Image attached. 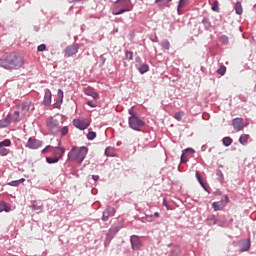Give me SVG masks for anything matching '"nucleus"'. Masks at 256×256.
<instances>
[{"label":"nucleus","mask_w":256,"mask_h":256,"mask_svg":"<svg viewBox=\"0 0 256 256\" xmlns=\"http://www.w3.org/2000/svg\"><path fill=\"white\" fill-rule=\"evenodd\" d=\"M146 219L149 222L153 221V215H146Z\"/></svg>","instance_id":"nucleus-51"},{"label":"nucleus","mask_w":256,"mask_h":256,"mask_svg":"<svg viewBox=\"0 0 256 256\" xmlns=\"http://www.w3.org/2000/svg\"><path fill=\"white\" fill-rule=\"evenodd\" d=\"M171 256H181V248L179 246L174 247Z\"/></svg>","instance_id":"nucleus-26"},{"label":"nucleus","mask_w":256,"mask_h":256,"mask_svg":"<svg viewBox=\"0 0 256 256\" xmlns=\"http://www.w3.org/2000/svg\"><path fill=\"white\" fill-rule=\"evenodd\" d=\"M115 31H116V33H119V29H116Z\"/></svg>","instance_id":"nucleus-54"},{"label":"nucleus","mask_w":256,"mask_h":256,"mask_svg":"<svg viewBox=\"0 0 256 256\" xmlns=\"http://www.w3.org/2000/svg\"><path fill=\"white\" fill-rule=\"evenodd\" d=\"M45 49H47V46L45 44H41L38 46V51H40V52L45 51Z\"/></svg>","instance_id":"nucleus-41"},{"label":"nucleus","mask_w":256,"mask_h":256,"mask_svg":"<svg viewBox=\"0 0 256 256\" xmlns=\"http://www.w3.org/2000/svg\"><path fill=\"white\" fill-rule=\"evenodd\" d=\"M3 211H5L6 213H9V211H11V205H9L5 202H1L0 203V213H3Z\"/></svg>","instance_id":"nucleus-19"},{"label":"nucleus","mask_w":256,"mask_h":256,"mask_svg":"<svg viewBox=\"0 0 256 256\" xmlns=\"http://www.w3.org/2000/svg\"><path fill=\"white\" fill-rule=\"evenodd\" d=\"M130 241H131V245H132V249H141V240L138 238V236H131L130 238Z\"/></svg>","instance_id":"nucleus-15"},{"label":"nucleus","mask_w":256,"mask_h":256,"mask_svg":"<svg viewBox=\"0 0 256 256\" xmlns=\"http://www.w3.org/2000/svg\"><path fill=\"white\" fill-rule=\"evenodd\" d=\"M172 0H155V3L158 4V7H166L168 3H171Z\"/></svg>","instance_id":"nucleus-23"},{"label":"nucleus","mask_w":256,"mask_h":256,"mask_svg":"<svg viewBox=\"0 0 256 256\" xmlns=\"http://www.w3.org/2000/svg\"><path fill=\"white\" fill-rule=\"evenodd\" d=\"M218 75H225L227 73V67L220 66V68L217 70Z\"/></svg>","instance_id":"nucleus-33"},{"label":"nucleus","mask_w":256,"mask_h":256,"mask_svg":"<svg viewBox=\"0 0 256 256\" xmlns=\"http://www.w3.org/2000/svg\"><path fill=\"white\" fill-rule=\"evenodd\" d=\"M220 41H221V43H229V38H227V36H222L221 38H220Z\"/></svg>","instance_id":"nucleus-40"},{"label":"nucleus","mask_w":256,"mask_h":256,"mask_svg":"<svg viewBox=\"0 0 256 256\" xmlns=\"http://www.w3.org/2000/svg\"><path fill=\"white\" fill-rule=\"evenodd\" d=\"M63 90L58 89L57 92V100L56 102L53 104L54 109H59L61 107V104L63 103Z\"/></svg>","instance_id":"nucleus-13"},{"label":"nucleus","mask_w":256,"mask_h":256,"mask_svg":"<svg viewBox=\"0 0 256 256\" xmlns=\"http://www.w3.org/2000/svg\"><path fill=\"white\" fill-rule=\"evenodd\" d=\"M93 181H99V175H92Z\"/></svg>","instance_id":"nucleus-52"},{"label":"nucleus","mask_w":256,"mask_h":256,"mask_svg":"<svg viewBox=\"0 0 256 256\" xmlns=\"http://www.w3.org/2000/svg\"><path fill=\"white\" fill-rule=\"evenodd\" d=\"M12 121L13 123H19L21 121L19 111H15L12 115Z\"/></svg>","instance_id":"nucleus-24"},{"label":"nucleus","mask_w":256,"mask_h":256,"mask_svg":"<svg viewBox=\"0 0 256 256\" xmlns=\"http://www.w3.org/2000/svg\"><path fill=\"white\" fill-rule=\"evenodd\" d=\"M95 137H97V133L93 132V131H90L88 134H87V139L89 141H93V139H95Z\"/></svg>","instance_id":"nucleus-35"},{"label":"nucleus","mask_w":256,"mask_h":256,"mask_svg":"<svg viewBox=\"0 0 256 256\" xmlns=\"http://www.w3.org/2000/svg\"><path fill=\"white\" fill-rule=\"evenodd\" d=\"M42 145H43V142L31 137L28 139L26 147L28 149H39V147H41Z\"/></svg>","instance_id":"nucleus-10"},{"label":"nucleus","mask_w":256,"mask_h":256,"mask_svg":"<svg viewBox=\"0 0 256 256\" xmlns=\"http://www.w3.org/2000/svg\"><path fill=\"white\" fill-rule=\"evenodd\" d=\"M196 177H197L200 185H202L204 187V189H205V184H203V180H201V176L199 175V173H196Z\"/></svg>","instance_id":"nucleus-43"},{"label":"nucleus","mask_w":256,"mask_h":256,"mask_svg":"<svg viewBox=\"0 0 256 256\" xmlns=\"http://www.w3.org/2000/svg\"><path fill=\"white\" fill-rule=\"evenodd\" d=\"M52 155L57 159H63V155H65V148L61 146V141L58 142V147L52 148Z\"/></svg>","instance_id":"nucleus-5"},{"label":"nucleus","mask_w":256,"mask_h":256,"mask_svg":"<svg viewBox=\"0 0 256 256\" xmlns=\"http://www.w3.org/2000/svg\"><path fill=\"white\" fill-rule=\"evenodd\" d=\"M23 182H25V178H21L20 180H13L9 182L8 185H10V187H19L20 183Z\"/></svg>","instance_id":"nucleus-20"},{"label":"nucleus","mask_w":256,"mask_h":256,"mask_svg":"<svg viewBox=\"0 0 256 256\" xmlns=\"http://www.w3.org/2000/svg\"><path fill=\"white\" fill-rule=\"evenodd\" d=\"M129 113L131 114V117H139L138 115H137V113H135L134 111H133V109H130L129 110Z\"/></svg>","instance_id":"nucleus-48"},{"label":"nucleus","mask_w":256,"mask_h":256,"mask_svg":"<svg viewBox=\"0 0 256 256\" xmlns=\"http://www.w3.org/2000/svg\"><path fill=\"white\" fill-rule=\"evenodd\" d=\"M115 215V208L108 206L102 215V221H109V217H113Z\"/></svg>","instance_id":"nucleus-11"},{"label":"nucleus","mask_w":256,"mask_h":256,"mask_svg":"<svg viewBox=\"0 0 256 256\" xmlns=\"http://www.w3.org/2000/svg\"><path fill=\"white\" fill-rule=\"evenodd\" d=\"M249 249H251V246H240V251L242 252L249 251Z\"/></svg>","instance_id":"nucleus-44"},{"label":"nucleus","mask_w":256,"mask_h":256,"mask_svg":"<svg viewBox=\"0 0 256 256\" xmlns=\"http://www.w3.org/2000/svg\"><path fill=\"white\" fill-rule=\"evenodd\" d=\"M248 141H249V135L247 134H243L239 138V143H241V145H247Z\"/></svg>","instance_id":"nucleus-22"},{"label":"nucleus","mask_w":256,"mask_h":256,"mask_svg":"<svg viewBox=\"0 0 256 256\" xmlns=\"http://www.w3.org/2000/svg\"><path fill=\"white\" fill-rule=\"evenodd\" d=\"M111 235L107 234L106 241L104 242L105 247L111 243Z\"/></svg>","instance_id":"nucleus-39"},{"label":"nucleus","mask_w":256,"mask_h":256,"mask_svg":"<svg viewBox=\"0 0 256 256\" xmlns=\"http://www.w3.org/2000/svg\"><path fill=\"white\" fill-rule=\"evenodd\" d=\"M73 125L76 127V129H80V131H85L91 125V122L89 120L85 119H74L73 120Z\"/></svg>","instance_id":"nucleus-4"},{"label":"nucleus","mask_w":256,"mask_h":256,"mask_svg":"<svg viewBox=\"0 0 256 256\" xmlns=\"http://www.w3.org/2000/svg\"><path fill=\"white\" fill-rule=\"evenodd\" d=\"M129 127L134 131H141V127H145V121L140 120L139 116H130L128 118Z\"/></svg>","instance_id":"nucleus-3"},{"label":"nucleus","mask_w":256,"mask_h":256,"mask_svg":"<svg viewBox=\"0 0 256 256\" xmlns=\"http://www.w3.org/2000/svg\"><path fill=\"white\" fill-rule=\"evenodd\" d=\"M161 47L163 49H166V51H169V49H171V43H169L168 40H163L161 43Z\"/></svg>","instance_id":"nucleus-27"},{"label":"nucleus","mask_w":256,"mask_h":256,"mask_svg":"<svg viewBox=\"0 0 256 256\" xmlns=\"http://www.w3.org/2000/svg\"><path fill=\"white\" fill-rule=\"evenodd\" d=\"M46 125H47L48 129H51V131H53L55 129H59V120L51 117V118L47 119Z\"/></svg>","instance_id":"nucleus-12"},{"label":"nucleus","mask_w":256,"mask_h":256,"mask_svg":"<svg viewBox=\"0 0 256 256\" xmlns=\"http://www.w3.org/2000/svg\"><path fill=\"white\" fill-rule=\"evenodd\" d=\"M125 59H126V61H133V52H131V51H126V53H125Z\"/></svg>","instance_id":"nucleus-31"},{"label":"nucleus","mask_w":256,"mask_h":256,"mask_svg":"<svg viewBox=\"0 0 256 256\" xmlns=\"http://www.w3.org/2000/svg\"><path fill=\"white\" fill-rule=\"evenodd\" d=\"M51 97H52L51 90L46 89L44 94V100H43V103L46 107H49V105H51Z\"/></svg>","instance_id":"nucleus-16"},{"label":"nucleus","mask_w":256,"mask_h":256,"mask_svg":"<svg viewBox=\"0 0 256 256\" xmlns=\"http://www.w3.org/2000/svg\"><path fill=\"white\" fill-rule=\"evenodd\" d=\"M49 151H50L51 153H53V146H51V145L46 146V147L42 150V154L45 155L46 153H49Z\"/></svg>","instance_id":"nucleus-36"},{"label":"nucleus","mask_w":256,"mask_h":256,"mask_svg":"<svg viewBox=\"0 0 256 256\" xmlns=\"http://www.w3.org/2000/svg\"><path fill=\"white\" fill-rule=\"evenodd\" d=\"M105 153H106V155H107V149L105 150Z\"/></svg>","instance_id":"nucleus-56"},{"label":"nucleus","mask_w":256,"mask_h":256,"mask_svg":"<svg viewBox=\"0 0 256 256\" xmlns=\"http://www.w3.org/2000/svg\"><path fill=\"white\" fill-rule=\"evenodd\" d=\"M33 209H34V211H43V204L39 205V203L35 202L33 204Z\"/></svg>","instance_id":"nucleus-32"},{"label":"nucleus","mask_w":256,"mask_h":256,"mask_svg":"<svg viewBox=\"0 0 256 256\" xmlns=\"http://www.w3.org/2000/svg\"><path fill=\"white\" fill-rule=\"evenodd\" d=\"M31 109V102L26 101L22 104V115H29V110Z\"/></svg>","instance_id":"nucleus-18"},{"label":"nucleus","mask_w":256,"mask_h":256,"mask_svg":"<svg viewBox=\"0 0 256 256\" xmlns=\"http://www.w3.org/2000/svg\"><path fill=\"white\" fill-rule=\"evenodd\" d=\"M23 65H25V60L15 52L5 54L0 58V67L4 69H21Z\"/></svg>","instance_id":"nucleus-1"},{"label":"nucleus","mask_w":256,"mask_h":256,"mask_svg":"<svg viewBox=\"0 0 256 256\" xmlns=\"http://www.w3.org/2000/svg\"><path fill=\"white\" fill-rule=\"evenodd\" d=\"M163 205H164V207H166L167 209H169V204H168L166 198L163 199Z\"/></svg>","instance_id":"nucleus-49"},{"label":"nucleus","mask_w":256,"mask_h":256,"mask_svg":"<svg viewBox=\"0 0 256 256\" xmlns=\"http://www.w3.org/2000/svg\"><path fill=\"white\" fill-rule=\"evenodd\" d=\"M60 133L62 137H65V135H67V133H69V127L64 126L60 129Z\"/></svg>","instance_id":"nucleus-34"},{"label":"nucleus","mask_w":256,"mask_h":256,"mask_svg":"<svg viewBox=\"0 0 256 256\" xmlns=\"http://www.w3.org/2000/svg\"><path fill=\"white\" fill-rule=\"evenodd\" d=\"M87 105H89V107H97V104L93 103V101H88Z\"/></svg>","instance_id":"nucleus-47"},{"label":"nucleus","mask_w":256,"mask_h":256,"mask_svg":"<svg viewBox=\"0 0 256 256\" xmlns=\"http://www.w3.org/2000/svg\"><path fill=\"white\" fill-rule=\"evenodd\" d=\"M94 93V91L91 88H87L85 90V94L88 95L89 97H91V95Z\"/></svg>","instance_id":"nucleus-42"},{"label":"nucleus","mask_w":256,"mask_h":256,"mask_svg":"<svg viewBox=\"0 0 256 256\" xmlns=\"http://www.w3.org/2000/svg\"><path fill=\"white\" fill-rule=\"evenodd\" d=\"M186 153H195V150L193 148H187L185 150Z\"/></svg>","instance_id":"nucleus-50"},{"label":"nucleus","mask_w":256,"mask_h":256,"mask_svg":"<svg viewBox=\"0 0 256 256\" xmlns=\"http://www.w3.org/2000/svg\"><path fill=\"white\" fill-rule=\"evenodd\" d=\"M5 147H11V140L10 139H5L0 142V155L1 157H5L9 155V150Z\"/></svg>","instance_id":"nucleus-6"},{"label":"nucleus","mask_w":256,"mask_h":256,"mask_svg":"<svg viewBox=\"0 0 256 256\" xmlns=\"http://www.w3.org/2000/svg\"><path fill=\"white\" fill-rule=\"evenodd\" d=\"M232 125H233L235 131H237V132L241 131L243 129V127H245V125L243 124L242 118H235L232 121Z\"/></svg>","instance_id":"nucleus-14"},{"label":"nucleus","mask_w":256,"mask_h":256,"mask_svg":"<svg viewBox=\"0 0 256 256\" xmlns=\"http://www.w3.org/2000/svg\"><path fill=\"white\" fill-rule=\"evenodd\" d=\"M222 143L225 147H229L233 143V139L231 137H224Z\"/></svg>","instance_id":"nucleus-25"},{"label":"nucleus","mask_w":256,"mask_h":256,"mask_svg":"<svg viewBox=\"0 0 256 256\" xmlns=\"http://www.w3.org/2000/svg\"><path fill=\"white\" fill-rule=\"evenodd\" d=\"M124 66L127 67V64L124 62Z\"/></svg>","instance_id":"nucleus-55"},{"label":"nucleus","mask_w":256,"mask_h":256,"mask_svg":"<svg viewBox=\"0 0 256 256\" xmlns=\"http://www.w3.org/2000/svg\"><path fill=\"white\" fill-rule=\"evenodd\" d=\"M46 161L49 164H53V163H59L60 160L59 158H56L55 156H53V157H47Z\"/></svg>","instance_id":"nucleus-29"},{"label":"nucleus","mask_w":256,"mask_h":256,"mask_svg":"<svg viewBox=\"0 0 256 256\" xmlns=\"http://www.w3.org/2000/svg\"><path fill=\"white\" fill-rule=\"evenodd\" d=\"M11 125V114H8L5 119L0 120V129L9 127Z\"/></svg>","instance_id":"nucleus-17"},{"label":"nucleus","mask_w":256,"mask_h":256,"mask_svg":"<svg viewBox=\"0 0 256 256\" xmlns=\"http://www.w3.org/2000/svg\"><path fill=\"white\" fill-rule=\"evenodd\" d=\"M225 201L224 200H220L217 202H213L212 207L214 209V211H221L223 210V208L227 207V204L229 203V196H225Z\"/></svg>","instance_id":"nucleus-9"},{"label":"nucleus","mask_w":256,"mask_h":256,"mask_svg":"<svg viewBox=\"0 0 256 256\" xmlns=\"http://www.w3.org/2000/svg\"><path fill=\"white\" fill-rule=\"evenodd\" d=\"M235 11L237 15H243V6L241 5V2H236Z\"/></svg>","instance_id":"nucleus-21"},{"label":"nucleus","mask_w":256,"mask_h":256,"mask_svg":"<svg viewBox=\"0 0 256 256\" xmlns=\"http://www.w3.org/2000/svg\"><path fill=\"white\" fill-rule=\"evenodd\" d=\"M184 116H185V112H176L174 114V119H176V121H181Z\"/></svg>","instance_id":"nucleus-28"},{"label":"nucleus","mask_w":256,"mask_h":256,"mask_svg":"<svg viewBox=\"0 0 256 256\" xmlns=\"http://www.w3.org/2000/svg\"><path fill=\"white\" fill-rule=\"evenodd\" d=\"M88 153H89L88 147L74 146L68 153V159H70V161H76L77 163H83V161H85V157H87Z\"/></svg>","instance_id":"nucleus-2"},{"label":"nucleus","mask_w":256,"mask_h":256,"mask_svg":"<svg viewBox=\"0 0 256 256\" xmlns=\"http://www.w3.org/2000/svg\"><path fill=\"white\" fill-rule=\"evenodd\" d=\"M140 73L143 75L144 73H147V71H149V65L147 64H143L140 68H139Z\"/></svg>","instance_id":"nucleus-30"},{"label":"nucleus","mask_w":256,"mask_h":256,"mask_svg":"<svg viewBox=\"0 0 256 256\" xmlns=\"http://www.w3.org/2000/svg\"><path fill=\"white\" fill-rule=\"evenodd\" d=\"M133 7H131V2L127 0L125 2V8L118 9L117 7H114L112 10L113 15H123V13H127L128 11H131Z\"/></svg>","instance_id":"nucleus-7"},{"label":"nucleus","mask_w":256,"mask_h":256,"mask_svg":"<svg viewBox=\"0 0 256 256\" xmlns=\"http://www.w3.org/2000/svg\"><path fill=\"white\" fill-rule=\"evenodd\" d=\"M212 11H215L216 13H219V2L218 1H215L212 4Z\"/></svg>","instance_id":"nucleus-37"},{"label":"nucleus","mask_w":256,"mask_h":256,"mask_svg":"<svg viewBox=\"0 0 256 256\" xmlns=\"http://www.w3.org/2000/svg\"><path fill=\"white\" fill-rule=\"evenodd\" d=\"M79 52V44H72L65 48L64 53L66 57H73Z\"/></svg>","instance_id":"nucleus-8"},{"label":"nucleus","mask_w":256,"mask_h":256,"mask_svg":"<svg viewBox=\"0 0 256 256\" xmlns=\"http://www.w3.org/2000/svg\"><path fill=\"white\" fill-rule=\"evenodd\" d=\"M181 163H187V158L185 157V153L181 155Z\"/></svg>","instance_id":"nucleus-45"},{"label":"nucleus","mask_w":256,"mask_h":256,"mask_svg":"<svg viewBox=\"0 0 256 256\" xmlns=\"http://www.w3.org/2000/svg\"><path fill=\"white\" fill-rule=\"evenodd\" d=\"M182 7H185V1L180 0L178 4V13H180Z\"/></svg>","instance_id":"nucleus-38"},{"label":"nucleus","mask_w":256,"mask_h":256,"mask_svg":"<svg viewBox=\"0 0 256 256\" xmlns=\"http://www.w3.org/2000/svg\"><path fill=\"white\" fill-rule=\"evenodd\" d=\"M154 216H156V218H159V212H155Z\"/></svg>","instance_id":"nucleus-53"},{"label":"nucleus","mask_w":256,"mask_h":256,"mask_svg":"<svg viewBox=\"0 0 256 256\" xmlns=\"http://www.w3.org/2000/svg\"><path fill=\"white\" fill-rule=\"evenodd\" d=\"M90 97H92V99H99V94L94 92Z\"/></svg>","instance_id":"nucleus-46"}]
</instances>
